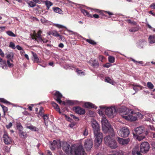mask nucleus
Segmentation results:
<instances>
[{"label":"nucleus","mask_w":155,"mask_h":155,"mask_svg":"<svg viewBox=\"0 0 155 155\" xmlns=\"http://www.w3.org/2000/svg\"><path fill=\"white\" fill-rule=\"evenodd\" d=\"M140 152V151H139V148L137 146H136L133 149L132 154L133 155H135L136 154L137 155H142Z\"/></svg>","instance_id":"nucleus-17"},{"label":"nucleus","mask_w":155,"mask_h":155,"mask_svg":"<svg viewBox=\"0 0 155 155\" xmlns=\"http://www.w3.org/2000/svg\"><path fill=\"white\" fill-rule=\"evenodd\" d=\"M36 35H37L36 34H35L31 35V37L32 39H35V41H38V38L37 37Z\"/></svg>","instance_id":"nucleus-48"},{"label":"nucleus","mask_w":155,"mask_h":155,"mask_svg":"<svg viewBox=\"0 0 155 155\" xmlns=\"http://www.w3.org/2000/svg\"><path fill=\"white\" fill-rule=\"evenodd\" d=\"M102 129L104 133H108L112 136L114 135V131L113 128L110 124L108 120L105 118H103L101 120Z\"/></svg>","instance_id":"nucleus-2"},{"label":"nucleus","mask_w":155,"mask_h":155,"mask_svg":"<svg viewBox=\"0 0 155 155\" xmlns=\"http://www.w3.org/2000/svg\"><path fill=\"white\" fill-rule=\"evenodd\" d=\"M6 58L8 59L13 58L14 54L13 53L11 52L8 54H6Z\"/></svg>","instance_id":"nucleus-39"},{"label":"nucleus","mask_w":155,"mask_h":155,"mask_svg":"<svg viewBox=\"0 0 155 155\" xmlns=\"http://www.w3.org/2000/svg\"><path fill=\"white\" fill-rule=\"evenodd\" d=\"M51 104L57 111L59 112L60 114L61 113V112L60 111V108L58 104L53 101L52 102Z\"/></svg>","instance_id":"nucleus-18"},{"label":"nucleus","mask_w":155,"mask_h":155,"mask_svg":"<svg viewBox=\"0 0 155 155\" xmlns=\"http://www.w3.org/2000/svg\"><path fill=\"white\" fill-rule=\"evenodd\" d=\"M16 48L17 49L20 51H21L23 49V48L22 47H21L20 46L18 45L16 46Z\"/></svg>","instance_id":"nucleus-60"},{"label":"nucleus","mask_w":155,"mask_h":155,"mask_svg":"<svg viewBox=\"0 0 155 155\" xmlns=\"http://www.w3.org/2000/svg\"><path fill=\"white\" fill-rule=\"evenodd\" d=\"M75 154L76 155H87L82 145H80L74 150Z\"/></svg>","instance_id":"nucleus-11"},{"label":"nucleus","mask_w":155,"mask_h":155,"mask_svg":"<svg viewBox=\"0 0 155 155\" xmlns=\"http://www.w3.org/2000/svg\"><path fill=\"white\" fill-rule=\"evenodd\" d=\"M45 3L47 10L49 9L50 7L53 5V3L52 2L48 1H45Z\"/></svg>","instance_id":"nucleus-29"},{"label":"nucleus","mask_w":155,"mask_h":155,"mask_svg":"<svg viewBox=\"0 0 155 155\" xmlns=\"http://www.w3.org/2000/svg\"><path fill=\"white\" fill-rule=\"evenodd\" d=\"M148 41L151 44L155 43V35H150L148 38Z\"/></svg>","instance_id":"nucleus-20"},{"label":"nucleus","mask_w":155,"mask_h":155,"mask_svg":"<svg viewBox=\"0 0 155 155\" xmlns=\"http://www.w3.org/2000/svg\"><path fill=\"white\" fill-rule=\"evenodd\" d=\"M62 150L67 155H71L73 153L72 147L67 142H63L62 143Z\"/></svg>","instance_id":"nucleus-6"},{"label":"nucleus","mask_w":155,"mask_h":155,"mask_svg":"<svg viewBox=\"0 0 155 155\" xmlns=\"http://www.w3.org/2000/svg\"><path fill=\"white\" fill-rule=\"evenodd\" d=\"M84 105L87 108H94V104L90 102H86Z\"/></svg>","instance_id":"nucleus-25"},{"label":"nucleus","mask_w":155,"mask_h":155,"mask_svg":"<svg viewBox=\"0 0 155 155\" xmlns=\"http://www.w3.org/2000/svg\"><path fill=\"white\" fill-rule=\"evenodd\" d=\"M105 111L106 115L111 118L113 117L116 115L117 112L114 107H111L105 108Z\"/></svg>","instance_id":"nucleus-7"},{"label":"nucleus","mask_w":155,"mask_h":155,"mask_svg":"<svg viewBox=\"0 0 155 155\" xmlns=\"http://www.w3.org/2000/svg\"><path fill=\"white\" fill-rule=\"evenodd\" d=\"M42 32L41 30H39L38 31L37 34H36V36L37 38H39L40 39L41 38H42L41 35V34Z\"/></svg>","instance_id":"nucleus-47"},{"label":"nucleus","mask_w":155,"mask_h":155,"mask_svg":"<svg viewBox=\"0 0 155 155\" xmlns=\"http://www.w3.org/2000/svg\"><path fill=\"white\" fill-rule=\"evenodd\" d=\"M67 104L70 105H72L74 104V103L73 101L71 100H68L67 101Z\"/></svg>","instance_id":"nucleus-52"},{"label":"nucleus","mask_w":155,"mask_h":155,"mask_svg":"<svg viewBox=\"0 0 155 155\" xmlns=\"http://www.w3.org/2000/svg\"><path fill=\"white\" fill-rule=\"evenodd\" d=\"M9 47L12 48V49H15V44L12 42H11L10 43L9 45Z\"/></svg>","instance_id":"nucleus-50"},{"label":"nucleus","mask_w":155,"mask_h":155,"mask_svg":"<svg viewBox=\"0 0 155 155\" xmlns=\"http://www.w3.org/2000/svg\"><path fill=\"white\" fill-rule=\"evenodd\" d=\"M111 64L109 63H107L104 64L103 66L105 68H109L111 66Z\"/></svg>","instance_id":"nucleus-54"},{"label":"nucleus","mask_w":155,"mask_h":155,"mask_svg":"<svg viewBox=\"0 0 155 155\" xmlns=\"http://www.w3.org/2000/svg\"><path fill=\"white\" fill-rule=\"evenodd\" d=\"M150 7L152 8L153 9H155V4L153 3L150 5Z\"/></svg>","instance_id":"nucleus-64"},{"label":"nucleus","mask_w":155,"mask_h":155,"mask_svg":"<svg viewBox=\"0 0 155 155\" xmlns=\"http://www.w3.org/2000/svg\"><path fill=\"white\" fill-rule=\"evenodd\" d=\"M129 110L124 106L122 107L120 110V113L121 115L125 119L131 121H135L137 118L129 114Z\"/></svg>","instance_id":"nucleus-3"},{"label":"nucleus","mask_w":155,"mask_h":155,"mask_svg":"<svg viewBox=\"0 0 155 155\" xmlns=\"http://www.w3.org/2000/svg\"><path fill=\"white\" fill-rule=\"evenodd\" d=\"M65 117L66 118V119L69 121H71L72 119L71 118V117L67 116V115H65Z\"/></svg>","instance_id":"nucleus-58"},{"label":"nucleus","mask_w":155,"mask_h":155,"mask_svg":"<svg viewBox=\"0 0 155 155\" xmlns=\"http://www.w3.org/2000/svg\"><path fill=\"white\" fill-rule=\"evenodd\" d=\"M7 66L9 68L12 67L14 66L13 64L12 63H11L10 62V60H8L7 61Z\"/></svg>","instance_id":"nucleus-49"},{"label":"nucleus","mask_w":155,"mask_h":155,"mask_svg":"<svg viewBox=\"0 0 155 155\" xmlns=\"http://www.w3.org/2000/svg\"><path fill=\"white\" fill-rule=\"evenodd\" d=\"M22 113L23 114L25 115H28L29 114V113L27 111H26L22 112Z\"/></svg>","instance_id":"nucleus-63"},{"label":"nucleus","mask_w":155,"mask_h":155,"mask_svg":"<svg viewBox=\"0 0 155 155\" xmlns=\"http://www.w3.org/2000/svg\"><path fill=\"white\" fill-rule=\"evenodd\" d=\"M62 142L59 141H56L55 140H54L51 143L50 147L51 149L52 150H55L56 147L59 149L61 147Z\"/></svg>","instance_id":"nucleus-9"},{"label":"nucleus","mask_w":155,"mask_h":155,"mask_svg":"<svg viewBox=\"0 0 155 155\" xmlns=\"http://www.w3.org/2000/svg\"><path fill=\"white\" fill-rule=\"evenodd\" d=\"M108 59L109 61L111 63H114L115 61V58L112 56H110L108 57Z\"/></svg>","instance_id":"nucleus-40"},{"label":"nucleus","mask_w":155,"mask_h":155,"mask_svg":"<svg viewBox=\"0 0 155 155\" xmlns=\"http://www.w3.org/2000/svg\"><path fill=\"white\" fill-rule=\"evenodd\" d=\"M0 55L2 57H3L4 56V54L1 49H0Z\"/></svg>","instance_id":"nucleus-61"},{"label":"nucleus","mask_w":155,"mask_h":155,"mask_svg":"<svg viewBox=\"0 0 155 155\" xmlns=\"http://www.w3.org/2000/svg\"><path fill=\"white\" fill-rule=\"evenodd\" d=\"M144 128L140 127L136 128L133 134L134 137H137V139L140 141L144 139L147 135L144 133Z\"/></svg>","instance_id":"nucleus-5"},{"label":"nucleus","mask_w":155,"mask_h":155,"mask_svg":"<svg viewBox=\"0 0 155 155\" xmlns=\"http://www.w3.org/2000/svg\"><path fill=\"white\" fill-rule=\"evenodd\" d=\"M1 106L2 108L3 109L4 113V116H5V113L7 111L8 108L7 107H6L5 106L3 105H1Z\"/></svg>","instance_id":"nucleus-46"},{"label":"nucleus","mask_w":155,"mask_h":155,"mask_svg":"<svg viewBox=\"0 0 155 155\" xmlns=\"http://www.w3.org/2000/svg\"><path fill=\"white\" fill-rule=\"evenodd\" d=\"M131 60L134 63H135L136 64H137V63H139L140 64H143V62L142 61H136L135 59H132Z\"/></svg>","instance_id":"nucleus-53"},{"label":"nucleus","mask_w":155,"mask_h":155,"mask_svg":"<svg viewBox=\"0 0 155 155\" xmlns=\"http://www.w3.org/2000/svg\"><path fill=\"white\" fill-rule=\"evenodd\" d=\"M74 110L76 113L79 114H84L85 113V110L79 107H75Z\"/></svg>","instance_id":"nucleus-16"},{"label":"nucleus","mask_w":155,"mask_h":155,"mask_svg":"<svg viewBox=\"0 0 155 155\" xmlns=\"http://www.w3.org/2000/svg\"><path fill=\"white\" fill-rule=\"evenodd\" d=\"M81 12L83 13V14L85 15H87L88 17H90L91 18L92 17V16H91V15H90L89 13L87 10L83 9L81 10Z\"/></svg>","instance_id":"nucleus-30"},{"label":"nucleus","mask_w":155,"mask_h":155,"mask_svg":"<svg viewBox=\"0 0 155 155\" xmlns=\"http://www.w3.org/2000/svg\"><path fill=\"white\" fill-rule=\"evenodd\" d=\"M40 41H43L44 43H46L48 42V40L45 39V38H42L40 39Z\"/></svg>","instance_id":"nucleus-56"},{"label":"nucleus","mask_w":155,"mask_h":155,"mask_svg":"<svg viewBox=\"0 0 155 155\" xmlns=\"http://www.w3.org/2000/svg\"><path fill=\"white\" fill-rule=\"evenodd\" d=\"M128 21L129 23H130L131 24H132L134 25H136L137 24V23L136 22L134 21H132L130 20H128Z\"/></svg>","instance_id":"nucleus-55"},{"label":"nucleus","mask_w":155,"mask_h":155,"mask_svg":"<svg viewBox=\"0 0 155 155\" xmlns=\"http://www.w3.org/2000/svg\"><path fill=\"white\" fill-rule=\"evenodd\" d=\"M132 85L133 86V89L135 91H137L139 89L141 90L142 87L140 85L135 84H132Z\"/></svg>","instance_id":"nucleus-19"},{"label":"nucleus","mask_w":155,"mask_h":155,"mask_svg":"<svg viewBox=\"0 0 155 155\" xmlns=\"http://www.w3.org/2000/svg\"><path fill=\"white\" fill-rule=\"evenodd\" d=\"M62 97V94L58 91H57L54 94V98L59 104H61L62 101L61 100Z\"/></svg>","instance_id":"nucleus-13"},{"label":"nucleus","mask_w":155,"mask_h":155,"mask_svg":"<svg viewBox=\"0 0 155 155\" xmlns=\"http://www.w3.org/2000/svg\"><path fill=\"white\" fill-rule=\"evenodd\" d=\"M84 40H85L86 41L91 44L93 45H95L96 44V43L94 41L91 39H85Z\"/></svg>","instance_id":"nucleus-31"},{"label":"nucleus","mask_w":155,"mask_h":155,"mask_svg":"<svg viewBox=\"0 0 155 155\" xmlns=\"http://www.w3.org/2000/svg\"><path fill=\"white\" fill-rule=\"evenodd\" d=\"M3 138L4 142L6 144H9L12 142L11 138L8 136L7 133L3 135Z\"/></svg>","instance_id":"nucleus-15"},{"label":"nucleus","mask_w":155,"mask_h":155,"mask_svg":"<svg viewBox=\"0 0 155 155\" xmlns=\"http://www.w3.org/2000/svg\"><path fill=\"white\" fill-rule=\"evenodd\" d=\"M88 133V130L87 127L85 128L83 130V134L84 136H87Z\"/></svg>","instance_id":"nucleus-43"},{"label":"nucleus","mask_w":155,"mask_h":155,"mask_svg":"<svg viewBox=\"0 0 155 155\" xmlns=\"http://www.w3.org/2000/svg\"><path fill=\"white\" fill-rule=\"evenodd\" d=\"M105 82L113 84V81L109 77H106L105 79Z\"/></svg>","instance_id":"nucleus-35"},{"label":"nucleus","mask_w":155,"mask_h":155,"mask_svg":"<svg viewBox=\"0 0 155 155\" xmlns=\"http://www.w3.org/2000/svg\"><path fill=\"white\" fill-rule=\"evenodd\" d=\"M49 35H51L54 36L59 37L60 35L58 34V32L55 31H51L49 32Z\"/></svg>","instance_id":"nucleus-28"},{"label":"nucleus","mask_w":155,"mask_h":155,"mask_svg":"<svg viewBox=\"0 0 155 155\" xmlns=\"http://www.w3.org/2000/svg\"><path fill=\"white\" fill-rule=\"evenodd\" d=\"M91 66L94 67L99 66V64L98 61L95 59L91 61Z\"/></svg>","instance_id":"nucleus-23"},{"label":"nucleus","mask_w":155,"mask_h":155,"mask_svg":"<svg viewBox=\"0 0 155 155\" xmlns=\"http://www.w3.org/2000/svg\"><path fill=\"white\" fill-rule=\"evenodd\" d=\"M0 67L3 69H7L8 68L6 61L3 60V61L0 63Z\"/></svg>","instance_id":"nucleus-21"},{"label":"nucleus","mask_w":155,"mask_h":155,"mask_svg":"<svg viewBox=\"0 0 155 155\" xmlns=\"http://www.w3.org/2000/svg\"><path fill=\"white\" fill-rule=\"evenodd\" d=\"M0 102L3 103H4L10 104V102L7 101L5 99L3 98H0Z\"/></svg>","instance_id":"nucleus-42"},{"label":"nucleus","mask_w":155,"mask_h":155,"mask_svg":"<svg viewBox=\"0 0 155 155\" xmlns=\"http://www.w3.org/2000/svg\"><path fill=\"white\" fill-rule=\"evenodd\" d=\"M117 141L119 144L124 146H125L128 144L130 141L129 138L123 139L120 137H118Z\"/></svg>","instance_id":"nucleus-14"},{"label":"nucleus","mask_w":155,"mask_h":155,"mask_svg":"<svg viewBox=\"0 0 155 155\" xmlns=\"http://www.w3.org/2000/svg\"><path fill=\"white\" fill-rule=\"evenodd\" d=\"M93 16L95 18H99V15L97 14H95L93 15Z\"/></svg>","instance_id":"nucleus-62"},{"label":"nucleus","mask_w":155,"mask_h":155,"mask_svg":"<svg viewBox=\"0 0 155 155\" xmlns=\"http://www.w3.org/2000/svg\"><path fill=\"white\" fill-rule=\"evenodd\" d=\"M30 1L29 2H28V5L30 7H34L36 5V3H40V1Z\"/></svg>","instance_id":"nucleus-22"},{"label":"nucleus","mask_w":155,"mask_h":155,"mask_svg":"<svg viewBox=\"0 0 155 155\" xmlns=\"http://www.w3.org/2000/svg\"><path fill=\"white\" fill-rule=\"evenodd\" d=\"M150 148L149 144L147 142H144L142 143L140 148V151L142 153H146L149 151Z\"/></svg>","instance_id":"nucleus-8"},{"label":"nucleus","mask_w":155,"mask_h":155,"mask_svg":"<svg viewBox=\"0 0 155 155\" xmlns=\"http://www.w3.org/2000/svg\"><path fill=\"white\" fill-rule=\"evenodd\" d=\"M130 131L127 128L122 127L120 130L119 134L121 137H127L129 135Z\"/></svg>","instance_id":"nucleus-12"},{"label":"nucleus","mask_w":155,"mask_h":155,"mask_svg":"<svg viewBox=\"0 0 155 155\" xmlns=\"http://www.w3.org/2000/svg\"><path fill=\"white\" fill-rule=\"evenodd\" d=\"M106 136L104 138V141L106 145L112 149H115L117 147V143L115 140L114 138V135L112 136L110 134Z\"/></svg>","instance_id":"nucleus-4"},{"label":"nucleus","mask_w":155,"mask_h":155,"mask_svg":"<svg viewBox=\"0 0 155 155\" xmlns=\"http://www.w3.org/2000/svg\"><path fill=\"white\" fill-rule=\"evenodd\" d=\"M124 154V152L122 150H119L116 151L113 153L108 155H123Z\"/></svg>","instance_id":"nucleus-27"},{"label":"nucleus","mask_w":155,"mask_h":155,"mask_svg":"<svg viewBox=\"0 0 155 155\" xmlns=\"http://www.w3.org/2000/svg\"><path fill=\"white\" fill-rule=\"evenodd\" d=\"M6 33L10 36L15 37L16 36V35L14 34L11 31H6Z\"/></svg>","instance_id":"nucleus-38"},{"label":"nucleus","mask_w":155,"mask_h":155,"mask_svg":"<svg viewBox=\"0 0 155 155\" xmlns=\"http://www.w3.org/2000/svg\"><path fill=\"white\" fill-rule=\"evenodd\" d=\"M42 116L43 117L45 124L46 125H47L48 122V115L44 114Z\"/></svg>","instance_id":"nucleus-26"},{"label":"nucleus","mask_w":155,"mask_h":155,"mask_svg":"<svg viewBox=\"0 0 155 155\" xmlns=\"http://www.w3.org/2000/svg\"><path fill=\"white\" fill-rule=\"evenodd\" d=\"M147 86L150 89H153L154 86L151 82H149L147 83Z\"/></svg>","instance_id":"nucleus-44"},{"label":"nucleus","mask_w":155,"mask_h":155,"mask_svg":"<svg viewBox=\"0 0 155 155\" xmlns=\"http://www.w3.org/2000/svg\"><path fill=\"white\" fill-rule=\"evenodd\" d=\"M33 55L34 58V61L36 63H38L39 61V59L37 57V54L34 52H33Z\"/></svg>","instance_id":"nucleus-34"},{"label":"nucleus","mask_w":155,"mask_h":155,"mask_svg":"<svg viewBox=\"0 0 155 155\" xmlns=\"http://www.w3.org/2000/svg\"><path fill=\"white\" fill-rule=\"evenodd\" d=\"M93 142L92 139H87L85 140L84 143V148L87 151H89L92 147Z\"/></svg>","instance_id":"nucleus-10"},{"label":"nucleus","mask_w":155,"mask_h":155,"mask_svg":"<svg viewBox=\"0 0 155 155\" xmlns=\"http://www.w3.org/2000/svg\"><path fill=\"white\" fill-rule=\"evenodd\" d=\"M44 113V110L43 108L42 107H41L40 108V110L39 112V114L41 116H43L44 115L43 114Z\"/></svg>","instance_id":"nucleus-36"},{"label":"nucleus","mask_w":155,"mask_h":155,"mask_svg":"<svg viewBox=\"0 0 155 155\" xmlns=\"http://www.w3.org/2000/svg\"><path fill=\"white\" fill-rule=\"evenodd\" d=\"M55 26L57 27L58 28H66L63 25H60V24H55Z\"/></svg>","instance_id":"nucleus-51"},{"label":"nucleus","mask_w":155,"mask_h":155,"mask_svg":"<svg viewBox=\"0 0 155 155\" xmlns=\"http://www.w3.org/2000/svg\"><path fill=\"white\" fill-rule=\"evenodd\" d=\"M53 9L54 12L58 13H60L62 11L58 7H54Z\"/></svg>","instance_id":"nucleus-32"},{"label":"nucleus","mask_w":155,"mask_h":155,"mask_svg":"<svg viewBox=\"0 0 155 155\" xmlns=\"http://www.w3.org/2000/svg\"><path fill=\"white\" fill-rule=\"evenodd\" d=\"M91 125L94 130L95 139L94 140L95 146L97 147L101 143L103 138L102 134L100 132L99 125L97 122L93 121Z\"/></svg>","instance_id":"nucleus-1"},{"label":"nucleus","mask_w":155,"mask_h":155,"mask_svg":"<svg viewBox=\"0 0 155 155\" xmlns=\"http://www.w3.org/2000/svg\"><path fill=\"white\" fill-rule=\"evenodd\" d=\"M76 72H77L80 75H84V72H83L82 71L79 70L78 68L76 69Z\"/></svg>","instance_id":"nucleus-41"},{"label":"nucleus","mask_w":155,"mask_h":155,"mask_svg":"<svg viewBox=\"0 0 155 155\" xmlns=\"http://www.w3.org/2000/svg\"><path fill=\"white\" fill-rule=\"evenodd\" d=\"M26 128L31 130L32 131H37L38 130V128H37L31 125L30 126H27Z\"/></svg>","instance_id":"nucleus-24"},{"label":"nucleus","mask_w":155,"mask_h":155,"mask_svg":"<svg viewBox=\"0 0 155 155\" xmlns=\"http://www.w3.org/2000/svg\"><path fill=\"white\" fill-rule=\"evenodd\" d=\"M17 128L20 132L22 131L23 129V127L21 124L18 125L17 126Z\"/></svg>","instance_id":"nucleus-45"},{"label":"nucleus","mask_w":155,"mask_h":155,"mask_svg":"<svg viewBox=\"0 0 155 155\" xmlns=\"http://www.w3.org/2000/svg\"><path fill=\"white\" fill-rule=\"evenodd\" d=\"M139 29V26H137L136 27L133 28L129 30V31L131 32H135L138 31Z\"/></svg>","instance_id":"nucleus-33"},{"label":"nucleus","mask_w":155,"mask_h":155,"mask_svg":"<svg viewBox=\"0 0 155 155\" xmlns=\"http://www.w3.org/2000/svg\"><path fill=\"white\" fill-rule=\"evenodd\" d=\"M20 136L21 137L25 138L27 137V134L25 132L21 131L19 133Z\"/></svg>","instance_id":"nucleus-37"},{"label":"nucleus","mask_w":155,"mask_h":155,"mask_svg":"<svg viewBox=\"0 0 155 155\" xmlns=\"http://www.w3.org/2000/svg\"><path fill=\"white\" fill-rule=\"evenodd\" d=\"M12 125V123L11 122L9 123L6 126L7 129H9Z\"/></svg>","instance_id":"nucleus-57"},{"label":"nucleus","mask_w":155,"mask_h":155,"mask_svg":"<svg viewBox=\"0 0 155 155\" xmlns=\"http://www.w3.org/2000/svg\"><path fill=\"white\" fill-rule=\"evenodd\" d=\"M104 57L102 55H100L98 57L99 60L102 62H103L102 60L104 59Z\"/></svg>","instance_id":"nucleus-59"}]
</instances>
